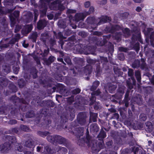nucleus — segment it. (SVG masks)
Segmentation results:
<instances>
[{
    "label": "nucleus",
    "mask_w": 154,
    "mask_h": 154,
    "mask_svg": "<svg viewBox=\"0 0 154 154\" xmlns=\"http://www.w3.org/2000/svg\"><path fill=\"white\" fill-rule=\"evenodd\" d=\"M94 11V8L93 7H91L90 8L89 12H84V13H80L76 14L75 17L73 19L75 20L77 22L81 20H83L87 15L93 13Z\"/></svg>",
    "instance_id": "1"
},
{
    "label": "nucleus",
    "mask_w": 154,
    "mask_h": 154,
    "mask_svg": "<svg viewBox=\"0 0 154 154\" xmlns=\"http://www.w3.org/2000/svg\"><path fill=\"white\" fill-rule=\"evenodd\" d=\"M46 22L45 20H40L37 24V28L39 29H43L46 24Z\"/></svg>",
    "instance_id": "2"
},
{
    "label": "nucleus",
    "mask_w": 154,
    "mask_h": 154,
    "mask_svg": "<svg viewBox=\"0 0 154 154\" xmlns=\"http://www.w3.org/2000/svg\"><path fill=\"white\" fill-rule=\"evenodd\" d=\"M110 20V18L107 16H105L103 17L100 20V21L98 23V25H100L101 24L104 23Z\"/></svg>",
    "instance_id": "3"
},
{
    "label": "nucleus",
    "mask_w": 154,
    "mask_h": 154,
    "mask_svg": "<svg viewBox=\"0 0 154 154\" xmlns=\"http://www.w3.org/2000/svg\"><path fill=\"white\" fill-rule=\"evenodd\" d=\"M9 145L5 143L4 144L0 146V151L3 152H6L9 149Z\"/></svg>",
    "instance_id": "4"
},
{
    "label": "nucleus",
    "mask_w": 154,
    "mask_h": 154,
    "mask_svg": "<svg viewBox=\"0 0 154 154\" xmlns=\"http://www.w3.org/2000/svg\"><path fill=\"white\" fill-rule=\"evenodd\" d=\"M97 114L96 113L90 112V119L91 121L95 122L96 121Z\"/></svg>",
    "instance_id": "5"
},
{
    "label": "nucleus",
    "mask_w": 154,
    "mask_h": 154,
    "mask_svg": "<svg viewBox=\"0 0 154 154\" xmlns=\"http://www.w3.org/2000/svg\"><path fill=\"white\" fill-rule=\"evenodd\" d=\"M98 127L97 125L96 124H92L90 126L91 131H94L97 132L98 131Z\"/></svg>",
    "instance_id": "6"
},
{
    "label": "nucleus",
    "mask_w": 154,
    "mask_h": 154,
    "mask_svg": "<svg viewBox=\"0 0 154 154\" xmlns=\"http://www.w3.org/2000/svg\"><path fill=\"white\" fill-rule=\"evenodd\" d=\"M87 21L89 23H96V20L93 17H89L87 19Z\"/></svg>",
    "instance_id": "7"
},
{
    "label": "nucleus",
    "mask_w": 154,
    "mask_h": 154,
    "mask_svg": "<svg viewBox=\"0 0 154 154\" xmlns=\"http://www.w3.org/2000/svg\"><path fill=\"white\" fill-rule=\"evenodd\" d=\"M135 75L137 81L139 82H140L141 77L140 72L139 71L136 72H135Z\"/></svg>",
    "instance_id": "8"
},
{
    "label": "nucleus",
    "mask_w": 154,
    "mask_h": 154,
    "mask_svg": "<svg viewBox=\"0 0 154 154\" xmlns=\"http://www.w3.org/2000/svg\"><path fill=\"white\" fill-rule=\"evenodd\" d=\"M98 137L103 138L106 137V134L104 131H101L98 136Z\"/></svg>",
    "instance_id": "9"
},
{
    "label": "nucleus",
    "mask_w": 154,
    "mask_h": 154,
    "mask_svg": "<svg viewBox=\"0 0 154 154\" xmlns=\"http://www.w3.org/2000/svg\"><path fill=\"white\" fill-rule=\"evenodd\" d=\"M14 2L13 0H5L4 1L5 4L8 5H10L11 4H12Z\"/></svg>",
    "instance_id": "10"
},
{
    "label": "nucleus",
    "mask_w": 154,
    "mask_h": 154,
    "mask_svg": "<svg viewBox=\"0 0 154 154\" xmlns=\"http://www.w3.org/2000/svg\"><path fill=\"white\" fill-rule=\"evenodd\" d=\"M116 88V86L115 85H113L111 87H109V91L110 93L112 92L115 90Z\"/></svg>",
    "instance_id": "11"
},
{
    "label": "nucleus",
    "mask_w": 154,
    "mask_h": 154,
    "mask_svg": "<svg viewBox=\"0 0 154 154\" xmlns=\"http://www.w3.org/2000/svg\"><path fill=\"white\" fill-rule=\"evenodd\" d=\"M26 29L27 32L28 33L30 32L32 29V26L31 25H27L26 26Z\"/></svg>",
    "instance_id": "12"
},
{
    "label": "nucleus",
    "mask_w": 154,
    "mask_h": 154,
    "mask_svg": "<svg viewBox=\"0 0 154 154\" xmlns=\"http://www.w3.org/2000/svg\"><path fill=\"white\" fill-rule=\"evenodd\" d=\"M30 144L29 143V142L27 141L26 143V144L27 147L31 148L33 147V143L32 142H29Z\"/></svg>",
    "instance_id": "13"
},
{
    "label": "nucleus",
    "mask_w": 154,
    "mask_h": 154,
    "mask_svg": "<svg viewBox=\"0 0 154 154\" xmlns=\"http://www.w3.org/2000/svg\"><path fill=\"white\" fill-rule=\"evenodd\" d=\"M124 32L125 34L127 35V36H128L130 35V31L128 29L126 28L124 31Z\"/></svg>",
    "instance_id": "14"
},
{
    "label": "nucleus",
    "mask_w": 154,
    "mask_h": 154,
    "mask_svg": "<svg viewBox=\"0 0 154 154\" xmlns=\"http://www.w3.org/2000/svg\"><path fill=\"white\" fill-rule=\"evenodd\" d=\"M140 7H137L136 9V11L138 12H139L142 10V9L144 7V5L143 4L140 5Z\"/></svg>",
    "instance_id": "15"
},
{
    "label": "nucleus",
    "mask_w": 154,
    "mask_h": 154,
    "mask_svg": "<svg viewBox=\"0 0 154 154\" xmlns=\"http://www.w3.org/2000/svg\"><path fill=\"white\" fill-rule=\"evenodd\" d=\"M62 21L61 20H59L58 22V26H59L60 27H61L63 28H64L65 27L66 25V24L64 25V24H62Z\"/></svg>",
    "instance_id": "16"
},
{
    "label": "nucleus",
    "mask_w": 154,
    "mask_h": 154,
    "mask_svg": "<svg viewBox=\"0 0 154 154\" xmlns=\"http://www.w3.org/2000/svg\"><path fill=\"white\" fill-rule=\"evenodd\" d=\"M99 84L100 82L98 81H96L93 83V86L96 88L99 85Z\"/></svg>",
    "instance_id": "17"
},
{
    "label": "nucleus",
    "mask_w": 154,
    "mask_h": 154,
    "mask_svg": "<svg viewBox=\"0 0 154 154\" xmlns=\"http://www.w3.org/2000/svg\"><path fill=\"white\" fill-rule=\"evenodd\" d=\"M10 17L12 22V24L13 25H14L15 23V19L11 15L10 16Z\"/></svg>",
    "instance_id": "18"
},
{
    "label": "nucleus",
    "mask_w": 154,
    "mask_h": 154,
    "mask_svg": "<svg viewBox=\"0 0 154 154\" xmlns=\"http://www.w3.org/2000/svg\"><path fill=\"white\" fill-rule=\"evenodd\" d=\"M19 12L18 11H14L13 15L15 17H17L19 15Z\"/></svg>",
    "instance_id": "19"
},
{
    "label": "nucleus",
    "mask_w": 154,
    "mask_h": 154,
    "mask_svg": "<svg viewBox=\"0 0 154 154\" xmlns=\"http://www.w3.org/2000/svg\"><path fill=\"white\" fill-rule=\"evenodd\" d=\"M76 12V11L72 9H69L67 11V14H71L75 13Z\"/></svg>",
    "instance_id": "20"
},
{
    "label": "nucleus",
    "mask_w": 154,
    "mask_h": 154,
    "mask_svg": "<svg viewBox=\"0 0 154 154\" xmlns=\"http://www.w3.org/2000/svg\"><path fill=\"white\" fill-rule=\"evenodd\" d=\"M90 5V3L89 2H86L84 3V6L85 8H88Z\"/></svg>",
    "instance_id": "21"
},
{
    "label": "nucleus",
    "mask_w": 154,
    "mask_h": 154,
    "mask_svg": "<svg viewBox=\"0 0 154 154\" xmlns=\"http://www.w3.org/2000/svg\"><path fill=\"white\" fill-rule=\"evenodd\" d=\"M119 49L120 51H123L125 52H126L127 51V50L126 48L122 47L119 48Z\"/></svg>",
    "instance_id": "22"
},
{
    "label": "nucleus",
    "mask_w": 154,
    "mask_h": 154,
    "mask_svg": "<svg viewBox=\"0 0 154 154\" xmlns=\"http://www.w3.org/2000/svg\"><path fill=\"white\" fill-rule=\"evenodd\" d=\"M92 97L90 99V100L91 101V103H90L91 105H92L93 103L95 101V100H96V98H94V97L93 96V94H92Z\"/></svg>",
    "instance_id": "23"
},
{
    "label": "nucleus",
    "mask_w": 154,
    "mask_h": 154,
    "mask_svg": "<svg viewBox=\"0 0 154 154\" xmlns=\"http://www.w3.org/2000/svg\"><path fill=\"white\" fill-rule=\"evenodd\" d=\"M35 13V20L36 21L37 19V17L38 15V11H34Z\"/></svg>",
    "instance_id": "24"
},
{
    "label": "nucleus",
    "mask_w": 154,
    "mask_h": 154,
    "mask_svg": "<svg viewBox=\"0 0 154 154\" xmlns=\"http://www.w3.org/2000/svg\"><path fill=\"white\" fill-rule=\"evenodd\" d=\"M133 74V72L132 69H129L128 72V74L129 76H132Z\"/></svg>",
    "instance_id": "25"
},
{
    "label": "nucleus",
    "mask_w": 154,
    "mask_h": 154,
    "mask_svg": "<svg viewBox=\"0 0 154 154\" xmlns=\"http://www.w3.org/2000/svg\"><path fill=\"white\" fill-rule=\"evenodd\" d=\"M113 28L114 29V30H119L121 29V27L118 25L115 26V27H113Z\"/></svg>",
    "instance_id": "26"
},
{
    "label": "nucleus",
    "mask_w": 154,
    "mask_h": 154,
    "mask_svg": "<svg viewBox=\"0 0 154 154\" xmlns=\"http://www.w3.org/2000/svg\"><path fill=\"white\" fill-rule=\"evenodd\" d=\"M47 17L50 20L52 19L54 17V15L52 14L48 15Z\"/></svg>",
    "instance_id": "27"
},
{
    "label": "nucleus",
    "mask_w": 154,
    "mask_h": 154,
    "mask_svg": "<svg viewBox=\"0 0 154 154\" xmlns=\"http://www.w3.org/2000/svg\"><path fill=\"white\" fill-rule=\"evenodd\" d=\"M80 90L79 88H77L74 90V92L73 93L75 94H76L80 93Z\"/></svg>",
    "instance_id": "28"
},
{
    "label": "nucleus",
    "mask_w": 154,
    "mask_h": 154,
    "mask_svg": "<svg viewBox=\"0 0 154 154\" xmlns=\"http://www.w3.org/2000/svg\"><path fill=\"white\" fill-rule=\"evenodd\" d=\"M150 39L151 42L154 41V33H152L150 36Z\"/></svg>",
    "instance_id": "29"
},
{
    "label": "nucleus",
    "mask_w": 154,
    "mask_h": 154,
    "mask_svg": "<svg viewBox=\"0 0 154 154\" xmlns=\"http://www.w3.org/2000/svg\"><path fill=\"white\" fill-rule=\"evenodd\" d=\"M16 35V38L15 39V41H14L12 43L11 42V43H12V44L14 43L16 41L18 38H20V35L19 34H17Z\"/></svg>",
    "instance_id": "30"
},
{
    "label": "nucleus",
    "mask_w": 154,
    "mask_h": 154,
    "mask_svg": "<svg viewBox=\"0 0 154 154\" xmlns=\"http://www.w3.org/2000/svg\"><path fill=\"white\" fill-rule=\"evenodd\" d=\"M100 93V91L99 90H97L95 92H94L93 94H95L96 95H98Z\"/></svg>",
    "instance_id": "31"
},
{
    "label": "nucleus",
    "mask_w": 154,
    "mask_h": 154,
    "mask_svg": "<svg viewBox=\"0 0 154 154\" xmlns=\"http://www.w3.org/2000/svg\"><path fill=\"white\" fill-rule=\"evenodd\" d=\"M110 1L111 3L114 4H116L117 2V0H110Z\"/></svg>",
    "instance_id": "32"
},
{
    "label": "nucleus",
    "mask_w": 154,
    "mask_h": 154,
    "mask_svg": "<svg viewBox=\"0 0 154 154\" xmlns=\"http://www.w3.org/2000/svg\"><path fill=\"white\" fill-rule=\"evenodd\" d=\"M136 40H138L140 42H142L141 40L140 37V33L138 32V37L137 38H136Z\"/></svg>",
    "instance_id": "33"
},
{
    "label": "nucleus",
    "mask_w": 154,
    "mask_h": 154,
    "mask_svg": "<svg viewBox=\"0 0 154 154\" xmlns=\"http://www.w3.org/2000/svg\"><path fill=\"white\" fill-rule=\"evenodd\" d=\"M52 137L51 136L48 137L47 139L48 141L51 142L52 141Z\"/></svg>",
    "instance_id": "34"
},
{
    "label": "nucleus",
    "mask_w": 154,
    "mask_h": 154,
    "mask_svg": "<svg viewBox=\"0 0 154 154\" xmlns=\"http://www.w3.org/2000/svg\"><path fill=\"white\" fill-rule=\"evenodd\" d=\"M82 24H83V23L82 22H80L78 26L80 28H82L84 26L82 25Z\"/></svg>",
    "instance_id": "35"
},
{
    "label": "nucleus",
    "mask_w": 154,
    "mask_h": 154,
    "mask_svg": "<svg viewBox=\"0 0 154 154\" xmlns=\"http://www.w3.org/2000/svg\"><path fill=\"white\" fill-rule=\"evenodd\" d=\"M19 145V144H18ZM19 147L17 148V149L18 151H21L23 150V149L22 147H20L19 145Z\"/></svg>",
    "instance_id": "36"
},
{
    "label": "nucleus",
    "mask_w": 154,
    "mask_h": 154,
    "mask_svg": "<svg viewBox=\"0 0 154 154\" xmlns=\"http://www.w3.org/2000/svg\"><path fill=\"white\" fill-rule=\"evenodd\" d=\"M133 0L135 2L137 3H140L143 1V0Z\"/></svg>",
    "instance_id": "37"
},
{
    "label": "nucleus",
    "mask_w": 154,
    "mask_h": 154,
    "mask_svg": "<svg viewBox=\"0 0 154 154\" xmlns=\"http://www.w3.org/2000/svg\"><path fill=\"white\" fill-rule=\"evenodd\" d=\"M12 124H15L17 123V121L15 120H12L10 121Z\"/></svg>",
    "instance_id": "38"
},
{
    "label": "nucleus",
    "mask_w": 154,
    "mask_h": 154,
    "mask_svg": "<svg viewBox=\"0 0 154 154\" xmlns=\"http://www.w3.org/2000/svg\"><path fill=\"white\" fill-rule=\"evenodd\" d=\"M41 149V148L40 147L38 146L37 147V151L38 152H39Z\"/></svg>",
    "instance_id": "39"
},
{
    "label": "nucleus",
    "mask_w": 154,
    "mask_h": 154,
    "mask_svg": "<svg viewBox=\"0 0 154 154\" xmlns=\"http://www.w3.org/2000/svg\"><path fill=\"white\" fill-rule=\"evenodd\" d=\"M107 2L106 0H103L101 3V4H106Z\"/></svg>",
    "instance_id": "40"
},
{
    "label": "nucleus",
    "mask_w": 154,
    "mask_h": 154,
    "mask_svg": "<svg viewBox=\"0 0 154 154\" xmlns=\"http://www.w3.org/2000/svg\"><path fill=\"white\" fill-rule=\"evenodd\" d=\"M20 29V27H18V29H17V26H16L15 29V32H17Z\"/></svg>",
    "instance_id": "41"
},
{
    "label": "nucleus",
    "mask_w": 154,
    "mask_h": 154,
    "mask_svg": "<svg viewBox=\"0 0 154 154\" xmlns=\"http://www.w3.org/2000/svg\"><path fill=\"white\" fill-rule=\"evenodd\" d=\"M151 82H152V83L154 85V75L152 76L151 79Z\"/></svg>",
    "instance_id": "42"
},
{
    "label": "nucleus",
    "mask_w": 154,
    "mask_h": 154,
    "mask_svg": "<svg viewBox=\"0 0 154 154\" xmlns=\"http://www.w3.org/2000/svg\"><path fill=\"white\" fill-rule=\"evenodd\" d=\"M45 149L46 150L47 152L50 153V149H49L48 148H47L46 147H45Z\"/></svg>",
    "instance_id": "43"
},
{
    "label": "nucleus",
    "mask_w": 154,
    "mask_h": 154,
    "mask_svg": "<svg viewBox=\"0 0 154 154\" xmlns=\"http://www.w3.org/2000/svg\"><path fill=\"white\" fill-rule=\"evenodd\" d=\"M71 26L72 27V28H73V29H76V27H77V26L76 25H71Z\"/></svg>",
    "instance_id": "44"
},
{
    "label": "nucleus",
    "mask_w": 154,
    "mask_h": 154,
    "mask_svg": "<svg viewBox=\"0 0 154 154\" xmlns=\"http://www.w3.org/2000/svg\"><path fill=\"white\" fill-rule=\"evenodd\" d=\"M103 60L105 61V62H106L107 61V58L106 57H103Z\"/></svg>",
    "instance_id": "45"
},
{
    "label": "nucleus",
    "mask_w": 154,
    "mask_h": 154,
    "mask_svg": "<svg viewBox=\"0 0 154 154\" xmlns=\"http://www.w3.org/2000/svg\"><path fill=\"white\" fill-rule=\"evenodd\" d=\"M72 71L73 72V74H74V75H75L76 74L75 73V69H73V70H72Z\"/></svg>",
    "instance_id": "46"
},
{
    "label": "nucleus",
    "mask_w": 154,
    "mask_h": 154,
    "mask_svg": "<svg viewBox=\"0 0 154 154\" xmlns=\"http://www.w3.org/2000/svg\"><path fill=\"white\" fill-rule=\"evenodd\" d=\"M122 56V58L121 59H120V60H124V56H123V55H121Z\"/></svg>",
    "instance_id": "47"
},
{
    "label": "nucleus",
    "mask_w": 154,
    "mask_h": 154,
    "mask_svg": "<svg viewBox=\"0 0 154 154\" xmlns=\"http://www.w3.org/2000/svg\"><path fill=\"white\" fill-rule=\"evenodd\" d=\"M81 129V134H82H82L83 133V130L82 129H81V128H80Z\"/></svg>",
    "instance_id": "48"
},
{
    "label": "nucleus",
    "mask_w": 154,
    "mask_h": 154,
    "mask_svg": "<svg viewBox=\"0 0 154 154\" xmlns=\"http://www.w3.org/2000/svg\"><path fill=\"white\" fill-rule=\"evenodd\" d=\"M71 15H69V19H70V22H71V19H72V17H71Z\"/></svg>",
    "instance_id": "49"
},
{
    "label": "nucleus",
    "mask_w": 154,
    "mask_h": 154,
    "mask_svg": "<svg viewBox=\"0 0 154 154\" xmlns=\"http://www.w3.org/2000/svg\"><path fill=\"white\" fill-rule=\"evenodd\" d=\"M139 46L138 45L137 46V49L136 50V51H138L139 50Z\"/></svg>",
    "instance_id": "50"
},
{
    "label": "nucleus",
    "mask_w": 154,
    "mask_h": 154,
    "mask_svg": "<svg viewBox=\"0 0 154 154\" xmlns=\"http://www.w3.org/2000/svg\"><path fill=\"white\" fill-rule=\"evenodd\" d=\"M70 63V60L69 59H68V63Z\"/></svg>",
    "instance_id": "51"
},
{
    "label": "nucleus",
    "mask_w": 154,
    "mask_h": 154,
    "mask_svg": "<svg viewBox=\"0 0 154 154\" xmlns=\"http://www.w3.org/2000/svg\"><path fill=\"white\" fill-rule=\"evenodd\" d=\"M91 68V66H87L86 67V69H87L88 68Z\"/></svg>",
    "instance_id": "52"
},
{
    "label": "nucleus",
    "mask_w": 154,
    "mask_h": 154,
    "mask_svg": "<svg viewBox=\"0 0 154 154\" xmlns=\"http://www.w3.org/2000/svg\"><path fill=\"white\" fill-rule=\"evenodd\" d=\"M87 134L88 135V134L89 133V131H88V129H87Z\"/></svg>",
    "instance_id": "53"
},
{
    "label": "nucleus",
    "mask_w": 154,
    "mask_h": 154,
    "mask_svg": "<svg viewBox=\"0 0 154 154\" xmlns=\"http://www.w3.org/2000/svg\"><path fill=\"white\" fill-rule=\"evenodd\" d=\"M94 34L96 35H99V34H98V33L97 32H95V33H94Z\"/></svg>",
    "instance_id": "54"
},
{
    "label": "nucleus",
    "mask_w": 154,
    "mask_h": 154,
    "mask_svg": "<svg viewBox=\"0 0 154 154\" xmlns=\"http://www.w3.org/2000/svg\"><path fill=\"white\" fill-rule=\"evenodd\" d=\"M28 45H26L25 46L23 45V46L25 48H26L28 47Z\"/></svg>",
    "instance_id": "55"
},
{
    "label": "nucleus",
    "mask_w": 154,
    "mask_h": 154,
    "mask_svg": "<svg viewBox=\"0 0 154 154\" xmlns=\"http://www.w3.org/2000/svg\"><path fill=\"white\" fill-rule=\"evenodd\" d=\"M13 10H9V13L11 12H12L13 11Z\"/></svg>",
    "instance_id": "56"
},
{
    "label": "nucleus",
    "mask_w": 154,
    "mask_h": 154,
    "mask_svg": "<svg viewBox=\"0 0 154 154\" xmlns=\"http://www.w3.org/2000/svg\"><path fill=\"white\" fill-rule=\"evenodd\" d=\"M31 1L32 3L33 2H34V0H31Z\"/></svg>",
    "instance_id": "57"
},
{
    "label": "nucleus",
    "mask_w": 154,
    "mask_h": 154,
    "mask_svg": "<svg viewBox=\"0 0 154 154\" xmlns=\"http://www.w3.org/2000/svg\"><path fill=\"white\" fill-rule=\"evenodd\" d=\"M58 137L59 139H61L62 138L61 137H60V136H58Z\"/></svg>",
    "instance_id": "58"
},
{
    "label": "nucleus",
    "mask_w": 154,
    "mask_h": 154,
    "mask_svg": "<svg viewBox=\"0 0 154 154\" xmlns=\"http://www.w3.org/2000/svg\"><path fill=\"white\" fill-rule=\"evenodd\" d=\"M52 58V59H53V60H54V57H50V58Z\"/></svg>",
    "instance_id": "59"
},
{
    "label": "nucleus",
    "mask_w": 154,
    "mask_h": 154,
    "mask_svg": "<svg viewBox=\"0 0 154 154\" xmlns=\"http://www.w3.org/2000/svg\"><path fill=\"white\" fill-rule=\"evenodd\" d=\"M88 71V73H90V72L91 71L90 70H87Z\"/></svg>",
    "instance_id": "60"
},
{
    "label": "nucleus",
    "mask_w": 154,
    "mask_h": 154,
    "mask_svg": "<svg viewBox=\"0 0 154 154\" xmlns=\"http://www.w3.org/2000/svg\"><path fill=\"white\" fill-rule=\"evenodd\" d=\"M65 150H66V149L65 148H62V150L63 149L64 150H65Z\"/></svg>",
    "instance_id": "61"
},
{
    "label": "nucleus",
    "mask_w": 154,
    "mask_h": 154,
    "mask_svg": "<svg viewBox=\"0 0 154 154\" xmlns=\"http://www.w3.org/2000/svg\"><path fill=\"white\" fill-rule=\"evenodd\" d=\"M97 107H94V108L95 109H97Z\"/></svg>",
    "instance_id": "62"
},
{
    "label": "nucleus",
    "mask_w": 154,
    "mask_h": 154,
    "mask_svg": "<svg viewBox=\"0 0 154 154\" xmlns=\"http://www.w3.org/2000/svg\"><path fill=\"white\" fill-rule=\"evenodd\" d=\"M59 35H61V32H59Z\"/></svg>",
    "instance_id": "63"
},
{
    "label": "nucleus",
    "mask_w": 154,
    "mask_h": 154,
    "mask_svg": "<svg viewBox=\"0 0 154 154\" xmlns=\"http://www.w3.org/2000/svg\"><path fill=\"white\" fill-rule=\"evenodd\" d=\"M122 94L124 93V91H122Z\"/></svg>",
    "instance_id": "64"
}]
</instances>
